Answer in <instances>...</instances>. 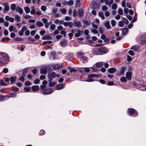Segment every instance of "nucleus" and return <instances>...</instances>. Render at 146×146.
Returning <instances> with one entry per match:
<instances>
[{"label":"nucleus","instance_id":"f257e3e1","mask_svg":"<svg viewBox=\"0 0 146 146\" xmlns=\"http://www.w3.org/2000/svg\"><path fill=\"white\" fill-rule=\"evenodd\" d=\"M138 42L142 45H146V33H143L139 35L136 38Z\"/></svg>","mask_w":146,"mask_h":146},{"label":"nucleus","instance_id":"f03ea898","mask_svg":"<svg viewBox=\"0 0 146 146\" xmlns=\"http://www.w3.org/2000/svg\"><path fill=\"white\" fill-rule=\"evenodd\" d=\"M107 52V48L103 46L100 48L98 50H94L93 52V53L95 55H102L106 53Z\"/></svg>","mask_w":146,"mask_h":146},{"label":"nucleus","instance_id":"7ed1b4c3","mask_svg":"<svg viewBox=\"0 0 146 146\" xmlns=\"http://www.w3.org/2000/svg\"><path fill=\"white\" fill-rule=\"evenodd\" d=\"M59 77V74H56L54 72L48 73V80H49V81H52L56 77Z\"/></svg>","mask_w":146,"mask_h":146},{"label":"nucleus","instance_id":"20e7f679","mask_svg":"<svg viewBox=\"0 0 146 146\" xmlns=\"http://www.w3.org/2000/svg\"><path fill=\"white\" fill-rule=\"evenodd\" d=\"M16 96V94L15 93H11L5 96H1L2 101H4L7 100L10 97H14Z\"/></svg>","mask_w":146,"mask_h":146},{"label":"nucleus","instance_id":"39448f33","mask_svg":"<svg viewBox=\"0 0 146 146\" xmlns=\"http://www.w3.org/2000/svg\"><path fill=\"white\" fill-rule=\"evenodd\" d=\"M128 113L129 115H131L133 114V115L134 116H136L138 115L137 112L133 108L128 109Z\"/></svg>","mask_w":146,"mask_h":146},{"label":"nucleus","instance_id":"423d86ee","mask_svg":"<svg viewBox=\"0 0 146 146\" xmlns=\"http://www.w3.org/2000/svg\"><path fill=\"white\" fill-rule=\"evenodd\" d=\"M92 7L94 9H98L99 8V5L98 3L96 1H93L92 4Z\"/></svg>","mask_w":146,"mask_h":146},{"label":"nucleus","instance_id":"0eeeda50","mask_svg":"<svg viewBox=\"0 0 146 146\" xmlns=\"http://www.w3.org/2000/svg\"><path fill=\"white\" fill-rule=\"evenodd\" d=\"M132 75V72L128 71L126 74V77L128 80H131V76Z\"/></svg>","mask_w":146,"mask_h":146},{"label":"nucleus","instance_id":"6e6552de","mask_svg":"<svg viewBox=\"0 0 146 146\" xmlns=\"http://www.w3.org/2000/svg\"><path fill=\"white\" fill-rule=\"evenodd\" d=\"M48 66H46L44 68L40 69V74H46L47 73Z\"/></svg>","mask_w":146,"mask_h":146},{"label":"nucleus","instance_id":"1a4fd4ad","mask_svg":"<svg viewBox=\"0 0 146 146\" xmlns=\"http://www.w3.org/2000/svg\"><path fill=\"white\" fill-rule=\"evenodd\" d=\"M73 24L74 27H80L82 26L81 22L79 21H75Z\"/></svg>","mask_w":146,"mask_h":146},{"label":"nucleus","instance_id":"9d476101","mask_svg":"<svg viewBox=\"0 0 146 146\" xmlns=\"http://www.w3.org/2000/svg\"><path fill=\"white\" fill-rule=\"evenodd\" d=\"M52 92V90L50 88L46 89L44 90L43 91V93L45 94H49L51 93Z\"/></svg>","mask_w":146,"mask_h":146},{"label":"nucleus","instance_id":"9b49d317","mask_svg":"<svg viewBox=\"0 0 146 146\" xmlns=\"http://www.w3.org/2000/svg\"><path fill=\"white\" fill-rule=\"evenodd\" d=\"M134 85L139 90H146V86L145 87L144 86H143L142 87H140V85L136 83L134 84Z\"/></svg>","mask_w":146,"mask_h":146},{"label":"nucleus","instance_id":"f8f14e48","mask_svg":"<svg viewBox=\"0 0 146 146\" xmlns=\"http://www.w3.org/2000/svg\"><path fill=\"white\" fill-rule=\"evenodd\" d=\"M116 71V69L114 67H112L109 68L108 71L110 73L113 74Z\"/></svg>","mask_w":146,"mask_h":146},{"label":"nucleus","instance_id":"ddd939ff","mask_svg":"<svg viewBox=\"0 0 146 146\" xmlns=\"http://www.w3.org/2000/svg\"><path fill=\"white\" fill-rule=\"evenodd\" d=\"M65 84H63L62 83L59 84L56 86V89L57 90H60L61 89L63 88L64 86L65 85Z\"/></svg>","mask_w":146,"mask_h":146},{"label":"nucleus","instance_id":"4468645a","mask_svg":"<svg viewBox=\"0 0 146 146\" xmlns=\"http://www.w3.org/2000/svg\"><path fill=\"white\" fill-rule=\"evenodd\" d=\"M63 25L65 27L69 26L70 28H72L73 25V24L72 22H64Z\"/></svg>","mask_w":146,"mask_h":146},{"label":"nucleus","instance_id":"2eb2a0df","mask_svg":"<svg viewBox=\"0 0 146 146\" xmlns=\"http://www.w3.org/2000/svg\"><path fill=\"white\" fill-rule=\"evenodd\" d=\"M84 11L82 9H80L78 11V14L80 18H82L84 15Z\"/></svg>","mask_w":146,"mask_h":146},{"label":"nucleus","instance_id":"dca6fc26","mask_svg":"<svg viewBox=\"0 0 146 146\" xmlns=\"http://www.w3.org/2000/svg\"><path fill=\"white\" fill-rule=\"evenodd\" d=\"M126 69V68L125 67H122L121 68V71L119 72V75L120 76L123 75L124 74L125 71Z\"/></svg>","mask_w":146,"mask_h":146},{"label":"nucleus","instance_id":"f3484780","mask_svg":"<svg viewBox=\"0 0 146 146\" xmlns=\"http://www.w3.org/2000/svg\"><path fill=\"white\" fill-rule=\"evenodd\" d=\"M16 11L17 12H18L20 14H22L23 12V9L19 6L17 7Z\"/></svg>","mask_w":146,"mask_h":146},{"label":"nucleus","instance_id":"a211bd4d","mask_svg":"<svg viewBox=\"0 0 146 146\" xmlns=\"http://www.w3.org/2000/svg\"><path fill=\"white\" fill-rule=\"evenodd\" d=\"M131 49L135 51H137L139 49L140 47L137 45H134L131 47Z\"/></svg>","mask_w":146,"mask_h":146},{"label":"nucleus","instance_id":"6ab92c4d","mask_svg":"<svg viewBox=\"0 0 146 146\" xmlns=\"http://www.w3.org/2000/svg\"><path fill=\"white\" fill-rule=\"evenodd\" d=\"M4 9L3 10L4 13L5 12H7L9 11V7L7 4H5L4 5Z\"/></svg>","mask_w":146,"mask_h":146},{"label":"nucleus","instance_id":"aec40b11","mask_svg":"<svg viewBox=\"0 0 146 146\" xmlns=\"http://www.w3.org/2000/svg\"><path fill=\"white\" fill-rule=\"evenodd\" d=\"M60 44L62 46H65L67 45V42L66 40H63L60 42Z\"/></svg>","mask_w":146,"mask_h":146},{"label":"nucleus","instance_id":"412c9836","mask_svg":"<svg viewBox=\"0 0 146 146\" xmlns=\"http://www.w3.org/2000/svg\"><path fill=\"white\" fill-rule=\"evenodd\" d=\"M61 66L60 64H56L53 66V69L54 70L58 69L61 68Z\"/></svg>","mask_w":146,"mask_h":146},{"label":"nucleus","instance_id":"4be33fe9","mask_svg":"<svg viewBox=\"0 0 146 146\" xmlns=\"http://www.w3.org/2000/svg\"><path fill=\"white\" fill-rule=\"evenodd\" d=\"M32 89L33 91H37L39 89V87L38 85H35L32 86Z\"/></svg>","mask_w":146,"mask_h":146},{"label":"nucleus","instance_id":"5701e85b","mask_svg":"<svg viewBox=\"0 0 146 146\" xmlns=\"http://www.w3.org/2000/svg\"><path fill=\"white\" fill-rule=\"evenodd\" d=\"M52 38V37L48 35L44 36L42 38L43 40H50Z\"/></svg>","mask_w":146,"mask_h":146},{"label":"nucleus","instance_id":"b1692460","mask_svg":"<svg viewBox=\"0 0 146 146\" xmlns=\"http://www.w3.org/2000/svg\"><path fill=\"white\" fill-rule=\"evenodd\" d=\"M17 79L16 77H14L11 76L10 78V80L11 81V84H13L14 82H15Z\"/></svg>","mask_w":146,"mask_h":146},{"label":"nucleus","instance_id":"393cba45","mask_svg":"<svg viewBox=\"0 0 146 146\" xmlns=\"http://www.w3.org/2000/svg\"><path fill=\"white\" fill-rule=\"evenodd\" d=\"M104 25L106 27L107 29H109L111 28L109 21H107L106 23H105Z\"/></svg>","mask_w":146,"mask_h":146},{"label":"nucleus","instance_id":"a878e982","mask_svg":"<svg viewBox=\"0 0 146 146\" xmlns=\"http://www.w3.org/2000/svg\"><path fill=\"white\" fill-rule=\"evenodd\" d=\"M103 65V62H98L95 64V67L96 68H100L102 67Z\"/></svg>","mask_w":146,"mask_h":146},{"label":"nucleus","instance_id":"bb28decb","mask_svg":"<svg viewBox=\"0 0 146 146\" xmlns=\"http://www.w3.org/2000/svg\"><path fill=\"white\" fill-rule=\"evenodd\" d=\"M15 18L16 22H19L21 21V18L18 15H16L15 16Z\"/></svg>","mask_w":146,"mask_h":146},{"label":"nucleus","instance_id":"cd10ccee","mask_svg":"<svg viewBox=\"0 0 146 146\" xmlns=\"http://www.w3.org/2000/svg\"><path fill=\"white\" fill-rule=\"evenodd\" d=\"M98 15L103 20L105 18L104 16V13L102 12L101 11L99 12L98 13Z\"/></svg>","mask_w":146,"mask_h":146},{"label":"nucleus","instance_id":"c85d7f7f","mask_svg":"<svg viewBox=\"0 0 146 146\" xmlns=\"http://www.w3.org/2000/svg\"><path fill=\"white\" fill-rule=\"evenodd\" d=\"M128 29L127 28H124L122 30V33L123 35H125L127 33Z\"/></svg>","mask_w":146,"mask_h":146},{"label":"nucleus","instance_id":"c756f323","mask_svg":"<svg viewBox=\"0 0 146 146\" xmlns=\"http://www.w3.org/2000/svg\"><path fill=\"white\" fill-rule=\"evenodd\" d=\"M99 76L98 74H90L88 75V77L89 78H93L94 77H98Z\"/></svg>","mask_w":146,"mask_h":146},{"label":"nucleus","instance_id":"7c9ffc66","mask_svg":"<svg viewBox=\"0 0 146 146\" xmlns=\"http://www.w3.org/2000/svg\"><path fill=\"white\" fill-rule=\"evenodd\" d=\"M78 33H76L75 34V36L76 37H77L81 36V31L80 30H78L77 31Z\"/></svg>","mask_w":146,"mask_h":146},{"label":"nucleus","instance_id":"2f4dec72","mask_svg":"<svg viewBox=\"0 0 146 146\" xmlns=\"http://www.w3.org/2000/svg\"><path fill=\"white\" fill-rule=\"evenodd\" d=\"M31 14H34L36 12L35 10V8L33 6H32L31 7Z\"/></svg>","mask_w":146,"mask_h":146},{"label":"nucleus","instance_id":"473e14b6","mask_svg":"<svg viewBox=\"0 0 146 146\" xmlns=\"http://www.w3.org/2000/svg\"><path fill=\"white\" fill-rule=\"evenodd\" d=\"M49 80H48L49 82V85L50 87H52L55 85L56 83L54 82H52V81H49Z\"/></svg>","mask_w":146,"mask_h":146},{"label":"nucleus","instance_id":"72a5a7b5","mask_svg":"<svg viewBox=\"0 0 146 146\" xmlns=\"http://www.w3.org/2000/svg\"><path fill=\"white\" fill-rule=\"evenodd\" d=\"M51 56L54 59H55L56 57V53L54 52H52L51 53Z\"/></svg>","mask_w":146,"mask_h":146},{"label":"nucleus","instance_id":"f704fd0d","mask_svg":"<svg viewBox=\"0 0 146 146\" xmlns=\"http://www.w3.org/2000/svg\"><path fill=\"white\" fill-rule=\"evenodd\" d=\"M36 25L40 27H42L43 25V24L42 22L38 21L36 23Z\"/></svg>","mask_w":146,"mask_h":146},{"label":"nucleus","instance_id":"c9c22d12","mask_svg":"<svg viewBox=\"0 0 146 146\" xmlns=\"http://www.w3.org/2000/svg\"><path fill=\"white\" fill-rule=\"evenodd\" d=\"M24 9L26 13H28L30 12V10L28 7H25Z\"/></svg>","mask_w":146,"mask_h":146},{"label":"nucleus","instance_id":"e433bc0d","mask_svg":"<svg viewBox=\"0 0 146 146\" xmlns=\"http://www.w3.org/2000/svg\"><path fill=\"white\" fill-rule=\"evenodd\" d=\"M16 6L15 4H12L11 6V9L13 11H14L16 9Z\"/></svg>","mask_w":146,"mask_h":146},{"label":"nucleus","instance_id":"4c0bfd02","mask_svg":"<svg viewBox=\"0 0 146 146\" xmlns=\"http://www.w3.org/2000/svg\"><path fill=\"white\" fill-rule=\"evenodd\" d=\"M118 13L119 15H123V10L122 9L119 8L118 11Z\"/></svg>","mask_w":146,"mask_h":146},{"label":"nucleus","instance_id":"58836bf2","mask_svg":"<svg viewBox=\"0 0 146 146\" xmlns=\"http://www.w3.org/2000/svg\"><path fill=\"white\" fill-rule=\"evenodd\" d=\"M80 0H76V1L75 6L76 7H79L80 4Z\"/></svg>","mask_w":146,"mask_h":146},{"label":"nucleus","instance_id":"ea45409f","mask_svg":"<svg viewBox=\"0 0 146 146\" xmlns=\"http://www.w3.org/2000/svg\"><path fill=\"white\" fill-rule=\"evenodd\" d=\"M120 80L121 82H125L127 81V80L125 77H121L120 78Z\"/></svg>","mask_w":146,"mask_h":146},{"label":"nucleus","instance_id":"a19ab883","mask_svg":"<svg viewBox=\"0 0 146 146\" xmlns=\"http://www.w3.org/2000/svg\"><path fill=\"white\" fill-rule=\"evenodd\" d=\"M68 69H70V72H76L77 70L74 68H71L70 66H69L68 68Z\"/></svg>","mask_w":146,"mask_h":146},{"label":"nucleus","instance_id":"79ce46f5","mask_svg":"<svg viewBox=\"0 0 146 146\" xmlns=\"http://www.w3.org/2000/svg\"><path fill=\"white\" fill-rule=\"evenodd\" d=\"M0 53L2 56V58L3 59L4 58L6 57V56L8 55L7 53L3 52H1Z\"/></svg>","mask_w":146,"mask_h":146},{"label":"nucleus","instance_id":"37998d69","mask_svg":"<svg viewBox=\"0 0 146 146\" xmlns=\"http://www.w3.org/2000/svg\"><path fill=\"white\" fill-rule=\"evenodd\" d=\"M80 59L82 60H86L88 59V58L86 56H82L80 57Z\"/></svg>","mask_w":146,"mask_h":146},{"label":"nucleus","instance_id":"c03bdc74","mask_svg":"<svg viewBox=\"0 0 146 146\" xmlns=\"http://www.w3.org/2000/svg\"><path fill=\"white\" fill-rule=\"evenodd\" d=\"M3 58L5 60V63H7L9 62V57L8 55L6 56V57L4 58Z\"/></svg>","mask_w":146,"mask_h":146},{"label":"nucleus","instance_id":"a18cd8bd","mask_svg":"<svg viewBox=\"0 0 146 146\" xmlns=\"http://www.w3.org/2000/svg\"><path fill=\"white\" fill-rule=\"evenodd\" d=\"M58 11V9H54V8H53L51 11V13H53V14L54 15Z\"/></svg>","mask_w":146,"mask_h":146},{"label":"nucleus","instance_id":"49530a36","mask_svg":"<svg viewBox=\"0 0 146 146\" xmlns=\"http://www.w3.org/2000/svg\"><path fill=\"white\" fill-rule=\"evenodd\" d=\"M60 11L63 14H65L66 12V9L65 8L61 9Z\"/></svg>","mask_w":146,"mask_h":146},{"label":"nucleus","instance_id":"de8ad7c7","mask_svg":"<svg viewBox=\"0 0 146 146\" xmlns=\"http://www.w3.org/2000/svg\"><path fill=\"white\" fill-rule=\"evenodd\" d=\"M108 9V7L106 5H103L102 6V10L103 11H105Z\"/></svg>","mask_w":146,"mask_h":146},{"label":"nucleus","instance_id":"09e8293b","mask_svg":"<svg viewBox=\"0 0 146 146\" xmlns=\"http://www.w3.org/2000/svg\"><path fill=\"white\" fill-rule=\"evenodd\" d=\"M12 90L14 92H17L19 90L18 88L16 87H13L12 88Z\"/></svg>","mask_w":146,"mask_h":146},{"label":"nucleus","instance_id":"8fccbe9b","mask_svg":"<svg viewBox=\"0 0 146 146\" xmlns=\"http://www.w3.org/2000/svg\"><path fill=\"white\" fill-rule=\"evenodd\" d=\"M67 3L68 4L70 5H73L74 3V1L72 0H70Z\"/></svg>","mask_w":146,"mask_h":146},{"label":"nucleus","instance_id":"3c124183","mask_svg":"<svg viewBox=\"0 0 146 146\" xmlns=\"http://www.w3.org/2000/svg\"><path fill=\"white\" fill-rule=\"evenodd\" d=\"M117 7V5L115 3L113 4L112 6V8L113 9L115 10Z\"/></svg>","mask_w":146,"mask_h":146},{"label":"nucleus","instance_id":"603ef678","mask_svg":"<svg viewBox=\"0 0 146 146\" xmlns=\"http://www.w3.org/2000/svg\"><path fill=\"white\" fill-rule=\"evenodd\" d=\"M0 84L2 86H6V84L4 82V81L2 80H0Z\"/></svg>","mask_w":146,"mask_h":146},{"label":"nucleus","instance_id":"864d4df0","mask_svg":"<svg viewBox=\"0 0 146 146\" xmlns=\"http://www.w3.org/2000/svg\"><path fill=\"white\" fill-rule=\"evenodd\" d=\"M111 25L113 27L115 26L116 23V21L113 20H111Z\"/></svg>","mask_w":146,"mask_h":146},{"label":"nucleus","instance_id":"5fc2aeb1","mask_svg":"<svg viewBox=\"0 0 146 146\" xmlns=\"http://www.w3.org/2000/svg\"><path fill=\"white\" fill-rule=\"evenodd\" d=\"M83 22L86 26H88L89 25V23L87 20H83Z\"/></svg>","mask_w":146,"mask_h":146},{"label":"nucleus","instance_id":"6e6d98bb","mask_svg":"<svg viewBox=\"0 0 146 146\" xmlns=\"http://www.w3.org/2000/svg\"><path fill=\"white\" fill-rule=\"evenodd\" d=\"M46 7L45 6H44V5L42 6L41 7V10L42 11H44L46 10Z\"/></svg>","mask_w":146,"mask_h":146},{"label":"nucleus","instance_id":"4d7b16f0","mask_svg":"<svg viewBox=\"0 0 146 146\" xmlns=\"http://www.w3.org/2000/svg\"><path fill=\"white\" fill-rule=\"evenodd\" d=\"M60 33L61 34L63 35L64 37H65L66 36V32L62 30L60 31Z\"/></svg>","mask_w":146,"mask_h":146},{"label":"nucleus","instance_id":"13d9d810","mask_svg":"<svg viewBox=\"0 0 146 146\" xmlns=\"http://www.w3.org/2000/svg\"><path fill=\"white\" fill-rule=\"evenodd\" d=\"M73 16L75 17L77 15V11L75 9H74L73 11Z\"/></svg>","mask_w":146,"mask_h":146},{"label":"nucleus","instance_id":"bf43d9fd","mask_svg":"<svg viewBox=\"0 0 146 146\" xmlns=\"http://www.w3.org/2000/svg\"><path fill=\"white\" fill-rule=\"evenodd\" d=\"M123 22L126 24H127L128 23V21L127 19L125 18L123 19Z\"/></svg>","mask_w":146,"mask_h":146},{"label":"nucleus","instance_id":"052dcab7","mask_svg":"<svg viewBox=\"0 0 146 146\" xmlns=\"http://www.w3.org/2000/svg\"><path fill=\"white\" fill-rule=\"evenodd\" d=\"M8 71V68H4L3 70V72L4 73H7Z\"/></svg>","mask_w":146,"mask_h":146},{"label":"nucleus","instance_id":"680f3d73","mask_svg":"<svg viewBox=\"0 0 146 146\" xmlns=\"http://www.w3.org/2000/svg\"><path fill=\"white\" fill-rule=\"evenodd\" d=\"M55 28V25L54 24H52L50 26V29L52 30H54Z\"/></svg>","mask_w":146,"mask_h":146},{"label":"nucleus","instance_id":"e2e57ef3","mask_svg":"<svg viewBox=\"0 0 146 146\" xmlns=\"http://www.w3.org/2000/svg\"><path fill=\"white\" fill-rule=\"evenodd\" d=\"M14 29V27L12 26H10L9 27V31L11 32L13 31Z\"/></svg>","mask_w":146,"mask_h":146},{"label":"nucleus","instance_id":"0e129e2a","mask_svg":"<svg viewBox=\"0 0 146 146\" xmlns=\"http://www.w3.org/2000/svg\"><path fill=\"white\" fill-rule=\"evenodd\" d=\"M45 131L43 130H42L40 131L39 132V135H42L44 134Z\"/></svg>","mask_w":146,"mask_h":146},{"label":"nucleus","instance_id":"69168bd1","mask_svg":"<svg viewBox=\"0 0 146 146\" xmlns=\"http://www.w3.org/2000/svg\"><path fill=\"white\" fill-rule=\"evenodd\" d=\"M126 5L129 8H131L132 6L131 5V4L129 2H127L126 3Z\"/></svg>","mask_w":146,"mask_h":146},{"label":"nucleus","instance_id":"338daca9","mask_svg":"<svg viewBox=\"0 0 146 146\" xmlns=\"http://www.w3.org/2000/svg\"><path fill=\"white\" fill-rule=\"evenodd\" d=\"M119 25L121 27H123L124 26L123 22L122 21H119Z\"/></svg>","mask_w":146,"mask_h":146},{"label":"nucleus","instance_id":"774afa93","mask_svg":"<svg viewBox=\"0 0 146 146\" xmlns=\"http://www.w3.org/2000/svg\"><path fill=\"white\" fill-rule=\"evenodd\" d=\"M99 82L102 84H105L106 83V82L103 79L100 80L99 81Z\"/></svg>","mask_w":146,"mask_h":146}]
</instances>
